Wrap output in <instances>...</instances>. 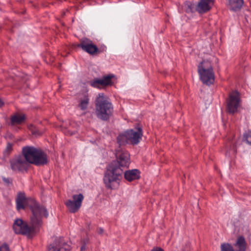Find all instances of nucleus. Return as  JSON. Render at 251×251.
Wrapping results in <instances>:
<instances>
[{
	"label": "nucleus",
	"instance_id": "obj_1",
	"mask_svg": "<svg viewBox=\"0 0 251 251\" xmlns=\"http://www.w3.org/2000/svg\"><path fill=\"white\" fill-rule=\"evenodd\" d=\"M116 160L106 167L103 182L107 189H116L120 184L124 174V168L128 167L130 161L128 152L122 149L116 150Z\"/></svg>",
	"mask_w": 251,
	"mask_h": 251
},
{
	"label": "nucleus",
	"instance_id": "obj_2",
	"mask_svg": "<svg viewBox=\"0 0 251 251\" xmlns=\"http://www.w3.org/2000/svg\"><path fill=\"white\" fill-rule=\"evenodd\" d=\"M31 210L32 215L30 217L29 225L22 219H15L12 228L15 234L30 235L36 233L42 225V217L47 218L48 216L46 208L40 207L36 204L31 206Z\"/></svg>",
	"mask_w": 251,
	"mask_h": 251
},
{
	"label": "nucleus",
	"instance_id": "obj_3",
	"mask_svg": "<svg viewBox=\"0 0 251 251\" xmlns=\"http://www.w3.org/2000/svg\"><path fill=\"white\" fill-rule=\"evenodd\" d=\"M22 155L28 164L43 166L48 163L47 154L41 149L26 146L22 148Z\"/></svg>",
	"mask_w": 251,
	"mask_h": 251
},
{
	"label": "nucleus",
	"instance_id": "obj_4",
	"mask_svg": "<svg viewBox=\"0 0 251 251\" xmlns=\"http://www.w3.org/2000/svg\"><path fill=\"white\" fill-rule=\"evenodd\" d=\"M113 105L103 93H99L95 100V113L102 121L108 120L113 113Z\"/></svg>",
	"mask_w": 251,
	"mask_h": 251
},
{
	"label": "nucleus",
	"instance_id": "obj_5",
	"mask_svg": "<svg viewBox=\"0 0 251 251\" xmlns=\"http://www.w3.org/2000/svg\"><path fill=\"white\" fill-rule=\"evenodd\" d=\"M142 136V129L141 127H138L127 130L124 133L119 134L117 139L120 146L126 144L134 145H137L140 142Z\"/></svg>",
	"mask_w": 251,
	"mask_h": 251
},
{
	"label": "nucleus",
	"instance_id": "obj_6",
	"mask_svg": "<svg viewBox=\"0 0 251 251\" xmlns=\"http://www.w3.org/2000/svg\"><path fill=\"white\" fill-rule=\"evenodd\" d=\"M198 72L202 82L207 85L213 83L215 75L211 63L207 60H203L198 66Z\"/></svg>",
	"mask_w": 251,
	"mask_h": 251
},
{
	"label": "nucleus",
	"instance_id": "obj_7",
	"mask_svg": "<svg viewBox=\"0 0 251 251\" xmlns=\"http://www.w3.org/2000/svg\"><path fill=\"white\" fill-rule=\"evenodd\" d=\"M77 47L81 48L83 50L91 55H96L106 50V47L98 48L91 40L88 38L82 39Z\"/></svg>",
	"mask_w": 251,
	"mask_h": 251
},
{
	"label": "nucleus",
	"instance_id": "obj_8",
	"mask_svg": "<svg viewBox=\"0 0 251 251\" xmlns=\"http://www.w3.org/2000/svg\"><path fill=\"white\" fill-rule=\"evenodd\" d=\"M9 163L13 172H23L27 169L28 163L22 155L14 156L10 159Z\"/></svg>",
	"mask_w": 251,
	"mask_h": 251
},
{
	"label": "nucleus",
	"instance_id": "obj_9",
	"mask_svg": "<svg viewBox=\"0 0 251 251\" xmlns=\"http://www.w3.org/2000/svg\"><path fill=\"white\" fill-rule=\"evenodd\" d=\"M16 202L18 210L24 209L25 205H28L31 209V206L34 205V204H36V205H37L40 207H45L38 203L34 200L26 198L25 193L22 192H20L18 193L16 199Z\"/></svg>",
	"mask_w": 251,
	"mask_h": 251
},
{
	"label": "nucleus",
	"instance_id": "obj_10",
	"mask_svg": "<svg viewBox=\"0 0 251 251\" xmlns=\"http://www.w3.org/2000/svg\"><path fill=\"white\" fill-rule=\"evenodd\" d=\"M73 200H68L65 202L70 212L74 213L78 211L80 209L84 197L82 194L74 195L72 197Z\"/></svg>",
	"mask_w": 251,
	"mask_h": 251
},
{
	"label": "nucleus",
	"instance_id": "obj_11",
	"mask_svg": "<svg viewBox=\"0 0 251 251\" xmlns=\"http://www.w3.org/2000/svg\"><path fill=\"white\" fill-rule=\"evenodd\" d=\"M239 94L237 92H232L229 95L227 100L226 110L230 114H234L237 111L240 103Z\"/></svg>",
	"mask_w": 251,
	"mask_h": 251
},
{
	"label": "nucleus",
	"instance_id": "obj_12",
	"mask_svg": "<svg viewBox=\"0 0 251 251\" xmlns=\"http://www.w3.org/2000/svg\"><path fill=\"white\" fill-rule=\"evenodd\" d=\"M114 77L113 75L104 76L101 79L96 78L90 82L91 86L95 88H99L100 85L106 86L112 84V78Z\"/></svg>",
	"mask_w": 251,
	"mask_h": 251
},
{
	"label": "nucleus",
	"instance_id": "obj_13",
	"mask_svg": "<svg viewBox=\"0 0 251 251\" xmlns=\"http://www.w3.org/2000/svg\"><path fill=\"white\" fill-rule=\"evenodd\" d=\"M56 246L50 245L48 248V251H69L70 247L66 243L60 239L58 242H56Z\"/></svg>",
	"mask_w": 251,
	"mask_h": 251
},
{
	"label": "nucleus",
	"instance_id": "obj_14",
	"mask_svg": "<svg viewBox=\"0 0 251 251\" xmlns=\"http://www.w3.org/2000/svg\"><path fill=\"white\" fill-rule=\"evenodd\" d=\"M214 0H201L196 9L199 13H205L209 11L214 3Z\"/></svg>",
	"mask_w": 251,
	"mask_h": 251
},
{
	"label": "nucleus",
	"instance_id": "obj_15",
	"mask_svg": "<svg viewBox=\"0 0 251 251\" xmlns=\"http://www.w3.org/2000/svg\"><path fill=\"white\" fill-rule=\"evenodd\" d=\"M124 177L128 181L139 179L140 177V172L138 169H132L125 171Z\"/></svg>",
	"mask_w": 251,
	"mask_h": 251
},
{
	"label": "nucleus",
	"instance_id": "obj_16",
	"mask_svg": "<svg viewBox=\"0 0 251 251\" xmlns=\"http://www.w3.org/2000/svg\"><path fill=\"white\" fill-rule=\"evenodd\" d=\"M230 10L237 11L239 10L244 4V0H228Z\"/></svg>",
	"mask_w": 251,
	"mask_h": 251
},
{
	"label": "nucleus",
	"instance_id": "obj_17",
	"mask_svg": "<svg viewBox=\"0 0 251 251\" xmlns=\"http://www.w3.org/2000/svg\"><path fill=\"white\" fill-rule=\"evenodd\" d=\"M235 246L238 248V251H246V242L245 238L242 236H239L237 239Z\"/></svg>",
	"mask_w": 251,
	"mask_h": 251
},
{
	"label": "nucleus",
	"instance_id": "obj_18",
	"mask_svg": "<svg viewBox=\"0 0 251 251\" xmlns=\"http://www.w3.org/2000/svg\"><path fill=\"white\" fill-rule=\"evenodd\" d=\"M25 117L24 115H19L18 114L12 116L11 117V123L12 125H15L21 124L25 120Z\"/></svg>",
	"mask_w": 251,
	"mask_h": 251
},
{
	"label": "nucleus",
	"instance_id": "obj_19",
	"mask_svg": "<svg viewBox=\"0 0 251 251\" xmlns=\"http://www.w3.org/2000/svg\"><path fill=\"white\" fill-rule=\"evenodd\" d=\"M89 103V99L88 96L85 95L83 98H81L78 104V107L82 110H86Z\"/></svg>",
	"mask_w": 251,
	"mask_h": 251
},
{
	"label": "nucleus",
	"instance_id": "obj_20",
	"mask_svg": "<svg viewBox=\"0 0 251 251\" xmlns=\"http://www.w3.org/2000/svg\"><path fill=\"white\" fill-rule=\"evenodd\" d=\"M13 144L8 143L3 151V155L5 157H8L13 151Z\"/></svg>",
	"mask_w": 251,
	"mask_h": 251
},
{
	"label": "nucleus",
	"instance_id": "obj_21",
	"mask_svg": "<svg viewBox=\"0 0 251 251\" xmlns=\"http://www.w3.org/2000/svg\"><path fill=\"white\" fill-rule=\"evenodd\" d=\"M184 8L187 13L193 12L194 4L190 1H186L184 2Z\"/></svg>",
	"mask_w": 251,
	"mask_h": 251
},
{
	"label": "nucleus",
	"instance_id": "obj_22",
	"mask_svg": "<svg viewBox=\"0 0 251 251\" xmlns=\"http://www.w3.org/2000/svg\"><path fill=\"white\" fill-rule=\"evenodd\" d=\"M221 251H234L231 245L228 243H223L221 246Z\"/></svg>",
	"mask_w": 251,
	"mask_h": 251
},
{
	"label": "nucleus",
	"instance_id": "obj_23",
	"mask_svg": "<svg viewBox=\"0 0 251 251\" xmlns=\"http://www.w3.org/2000/svg\"><path fill=\"white\" fill-rule=\"evenodd\" d=\"M29 129L32 132V134L35 135H39L42 134L41 132L36 129V128L33 125H31L29 126Z\"/></svg>",
	"mask_w": 251,
	"mask_h": 251
},
{
	"label": "nucleus",
	"instance_id": "obj_24",
	"mask_svg": "<svg viewBox=\"0 0 251 251\" xmlns=\"http://www.w3.org/2000/svg\"><path fill=\"white\" fill-rule=\"evenodd\" d=\"M244 137L247 143L251 145V130L249 131L246 134H244Z\"/></svg>",
	"mask_w": 251,
	"mask_h": 251
},
{
	"label": "nucleus",
	"instance_id": "obj_25",
	"mask_svg": "<svg viewBox=\"0 0 251 251\" xmlns=\"http://www.w3.org/2000/svg\"><path fill=\"white\" fill-rule=\"evenodd\" d=\"M0 251H10L9 245L6 243H3L0 246Z\"/></svg>",
	"mask_w": 251,
	"mask_h": 251
},
{
	"label": "nucleus",
	"instance_id": "obj_26",
	"mask_svg": "<svg viewBox=\"0 0 251 251\" xmlns=\"http://www.w3.org/2000/svg\"><path fill=\"white\" fill-rule=\"evenodd\" d=\"M88 242V239H86V240H84L83 241V245L81 246V248H80V251H84L86 249V245L87 244V243Z\"/></svg>",
	"mask_w": 251,
	"mask_h": 251
},
{
	"label": "nucleus",
	"instance_id": "obj_27",
	"mask_svg": "<svg viewBox=\"0 0 251 251\" xmlns=\"http://www.w3.org/2000/svg\"><path fill=\"white\" fill-rule=\"evenodd\" d=\"M2 180L4 182H5L7 184L12 183V180L9 178L3 177Z\"/></svg>",
	"mask_w": 251,
	"mask_h": 251
},
{
	"label": "nucleus",
	"instance_id": "obj_28",
	"mask_svg": "<svg viewBox=\"0 0 251 251\" xmlns=\"http://www.w3.org/2000/svg\"><path fill=\"white\" fill-rule=\"evenodd\" d=\"M151 251H164L161 248L155 247L153 248Z\"/></svg>",
	"mask_w": 251,
	"mask_h": 251
},
{
	"label": "nucleus",
	"instance_id": "obj_29",
	"mask_svg": "<svg viewBox=\"0 0 251 251\" xmlns=\"http://www.w3.org/2000/svg\"><path fill=\"white\" fill-rule=\"evenodd\" d=\"M97 231L99 234H102L103 232V229L101 227H100L98 229Z\"/></svg>",
	"mask_w": 251,
	"mask_h": 251
},
{
	"label": "nucleus",
	"instance_id": "obj_30",
	"mask_svg": "<svg viewBox=\"0 0 251 251\" xmlns=\"http://www.w3.org/2000/svg\"><path fill=\"white\" fill-rule=\"evenodd\" d=\"M3 104H4V103L3 102V101H1V100L0 99V107L2 106L3 105Z\"/></svg>",
	"mask_w": 251,
	"mask_h": 251
},
{
	"label": "nucleus",
	"instance_id": "obj_31",
	"mask_svg": "<svg viewBox=\"0 0 251 251\" xmlns=\"http://www.w3.org/2000/svg\"><path fill=\"white\" fill-rule=\"evenodd\" d=\"M233 151L234 152V146H233Z\"/></svg>",
	"mask_w": 251,
	"mask_h": 251
}]
</instances>
